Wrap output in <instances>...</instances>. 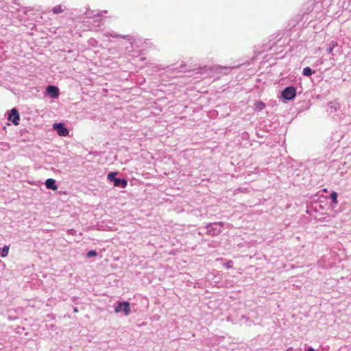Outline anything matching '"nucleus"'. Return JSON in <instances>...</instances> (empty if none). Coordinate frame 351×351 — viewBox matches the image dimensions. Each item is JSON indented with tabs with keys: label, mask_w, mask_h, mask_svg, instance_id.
I'll return each mask as SVG.
<instances>
[{
	"label": "nucleus",
	"mask_w": 351,
	"mask_h": 351,
	"mask_svg": "<svg viewBox=\"0 0 351 351\" xmlns=\"http://www.w3.org/2000/svg\"><path fill=\"white\" fill-rule=\"evenodd\" d=\"M337 193L335 192V191H332L330 194V199H332V202L334 204H337Z\"/></svg>",
	"instance_id": "2eb2a0df"
},
{
	"label": "nucleus",
	"mask_w": 351,
	"mask_h": 351,
	"mask_svg": "<svg viewBox=\"0 0 351 351\" xmlns=\"http://www.w3.org/2000/svg\"><path fill=\"white\" fill-rule=\"evenodd\" d=\"M328 106H330V110H328V111L330 113L335 112L337 110V108L333 105L332 102H329Z\"/></svg>",
	"instance_id": "f3484780"
},
{
	"label": "nucleus",
	"mask_w": 351,
	"mask_h": 351,
	"mask_svg": "<svg viewBox=\"0 0 351 351\" xmlns=\"http://www.w3.org/2000/svg\"><path fill=\"white\" fill-rule=\"evenodd\" d=\"M96 256H97V252L95 250H90L86 254L88 258H91Z\"/></svg>",
	"instance_id": "dca6fc26"
},
{
	"label": "nucleus",
	"mask_w": 351,
	"mask_h": 351,
	"mask_svg": "<svg viewBox=\"0 0 351 351\" xmlns=\"http://www.w3.org/2000/svg\"><path fill=\"white\" fill-rule=\"evenodd\" d=\"M106 36H112V37H114V38H124V39H129V38L130 37V36H123V35L117 34H112V33H107Z\"/></svg>",
	"instance_id": "ddd939ff"
},
{
	"label": "nucleus",
	"mask_w": 351,
	"mask_h": 351,
	"mask_svg": "<svg viewBox=\"0 0 351 351\" xmlns=\"http://www.w3.org/2000/svg\"><path fill=\"white\" fill-rule=\"evenodd\" d=\"M53 129L56 130L60 136H67L69 135V131L62 123L53 124Z\"/></svg>",
	"instance_id": "39448f33"
},
{
	"label": "nucleus",
	"mask_w": 351,
	"mask_h": 351,
	"mask_svg": "<svg viewBox=\"0 0 351 351\" xmlns=\"http://www.w3.org/2000/svg\"><path fill=\"white\" fill-rule=\"evenodd\" d=\"M224 265L227 269H230L232 267L233 263L232 261H229Z\"/></svg>",
	"instance_id": "a211bd4d"
},
{
	"label": "nucleus",
	"mask_w": 351,
	"mask_h": 351,
	"mask_svg": "<svg viewBox=\"0 0 351 351\" xmlns=\"http://www.w3.org/2000/svg\"><path fill=\"white\" fill-rule=\"evenodd\" d=\"M45 186L48 189L56 190L58 189L55 180L52 178L46 180Z\"/></svg>",
	"instance_id": "6e6552de"
},
{
	"label": "nucleus",
	"mask_w": 351,
	"mask_h": 351,
	"mask_svg": "<svg viewBox=\"0 0 351 351\" xmlns=\"http://www.w3.org/2000/svg\"><path fill=\"white\" fill-rule=\"evenodd\" d=\"M265 104L263 101H258V102H256L254 104V108L256 110L260 111V110H263V108H265Z\"/></svg>",
	"instance_id": "9b49d317"
},
{
	"label": "nucleus",
	"mask_w": 351,
	"mask_h": 351,
	"mask_svg": "<svg viewBox=\"0 0 351 351\" xmlns=\"http://www.w3.org/2000/svg\"><path fill=\"white\" fill-rule=\"evenodd\" d=\"M293 348L291 347L287 348V351H292Z\"/></svg>",
	"instance_id": "4be33fe9"
},
{
	"label": "nucleus",
	"mask_w": 351,
	"mask_h": 351,
	"mask_svg": "<svg viewBox=\"0 0 351 351\" xmlns=\"http://www.w3.org/2000/svg\"><path fill=\"white\" fill-rule=\"evenodd\" d=\"M223 222L209 223L206 227V228L207 229L206 234L211 235V236L219 235L221 232V230L220 227H223Z\"/></svg>",
	"instance_id": "f03ea898"
},
{
	"label": "nucleus",
	"mask_w": 351,
	"mask_h": 351,
	"mask_svg": "<svg viewBox=\"0 0 351 351\" xmlns=\"http://www.w3.org/2000/svg\"><path fill=\"white\" fill-rule=\"evenodd\" d=\"M295 95L296 88L293 86L286 87L281 93V97L285 100H291Z\"/></svg>",
	"instance_id": "7ed1b4c3"
},
{
	"label": "nucleus",
	"mask_w": 351,
	"mask_h": 351,
	"mask_svg": "<svg viewBox=\"0 0 351 351\" xmlns=\"http://www.w3.org/2000/svg\"><path fill=\"white\" fill-rule=\"evenodd\" d=\"M313 71L308 66H306V67L303 69L302 74L304 76H310V75H311L313 74Z\"/></svg>",
	"instance_id": "f8f14e48"
},
{
	"label": "nucleus",
	"mask_w": 351,
	"mask_h": 351,
	"mask_svg": "<svg viewBox=\"0 0 351 351\" xmlns=\"http://www.w3.org/2000/svg\"><path fill=\"white\" fill-rule=\"evenodd\" d=\"M52 11L54 14H60L64 11L61 5H56L53 8Z\"/></svg>",
	"instance_id": "4468645a"
},
{
	"label": "nucleus",
	"mask_w": 351,
	"mask_h": 351,
	"mask_svg": "<svg viewBox=\"0 0 351 351\" xmlns=\"http://www.w3.org/2000/svg\"><path fill=\"white\" fill-rule=\"evenodd\" d=\"M338 45L336 41H331L329 44H328V47L327 48V52L329 54H332L333 56V53H332V51L333 49Z\"/></svg>",
	"instance_id": "1a4fd4ad"
},
{
	"label": "nucleus",
	"mask_w": 351,
	"mask_h": 351,
	"mask_svg": "<svg viewBox=\"0 0 351 351\" xmlns=\"http://www.w3.org/2000/svg\"><path fill=\"white\" fill-rule=\"evenodd\" d=\"M46 91L51 99H57L59 97V88L56 86H48Z\"/></svg>",
	"instance_id": "0eeeda50"
},
{
	"label": "nucleus",
	"mask_w": 351,
	"mask_h": 351,
	"mask_svg": "<svg viewBox=\"0 0 351 351\" xmlns=\"http://www.w3.org/2000/svg\"><path fill=\"white\" fill-rule=\"evenodd\" d=\"M8 120L12 121L15 125H19L20 116L16 108H12L9 114Z\"/></svg>",
	"instance_id": "423d86ee"
},
{
	"label": "nucleus",
	"mask_w": 351,
	"mask_h": 351,
	"mask_svg": "<svg viewBox=\"0 0 351 351\" xmlns=\"http://www.w3.org/2000/svg\"><path fill=\"white\" fill-rule=\"evenodd\" d=\"M130 311V305L128 302H120L115 306L116 313H123L125 315H128Z\"/></svg>",
	"instance_id": "20e7f679"
},
{
	"label": "nucleus",
	"mask_w": 351,
	"mask_h": 351,
	"mask_svg": "<svg viewBox=\"0 0 351 351\" xmlns=\"http://www.w3.org/2000/svg\"><path fill=\"white\" fill-rule=\"evenodd\" d=\"M117 172H110L108 174V179L109 181L112 182L114 186L120 188H125L128 184V181L125 178H116Z\"/></svg>",
	"instance_id": "f257e3e1"
},
{
	"label": "nucleus",
	"mask_w": 351,
	"mask_h": 351,
	"mask_svg": "<svg viewBox=\"0 0 351 351\" xmlns=\"http://www.w3.org/2000/svg\"><path fill=\"white\" fill-rule=\"evenodd\" d=\"M219 68L220 69H223L226 70V71H230V70L232 69V67H228V66H224V67L220 66Z\"/></svg>",
	"instance_id": "6ab92c4d"
},
{
	"label": "nucleus",
	"mask_w": 351,
	"mask_h": 351,
	"mask_svg": "<svg viewBox=\"0 0 351 351\" xmlns=\"http://www.w3.org/2000/svg\"><path fill=\"white\" fill-rule=\"evenodd\" d=\"M306 351H315L314 348H313L312 347H308L307 349H306Z\"/></svg>",
	"instance_id": "aec40b11"
},
{
	"label": "nucleus",
	"mask_w": 351,
	"mask_h": 351,
	"mask_svg": "<svg viewBox=\"0 0 351 351\" xmlns=\"http://www.w3.org/2000/svg\"><path fill=\"white\" fill-rule=\"evenodd\" d=\"M8 252H9V246L8 245H5L2 248L0 247V252H1V257H3V258L6 257L8 254Z\"/></svg>",
	"instance_id": "9d476101"
},
{
	"label": "nucleus",
	"mask_w": 351,
	"mask_h": 351,
	"mask_svg": "<svg viewBox=\"0 0 351 351\" xmlns=\"http://www.w3.org/2000/svg\"><path fill=\"white\" fill-rule=\"evenodd\" d=\"M73 311L74 312H77L78 311L77 307H74L73 308Z\"/></svg>",
	"instance_id": "412c9836"
}]
</instances>
